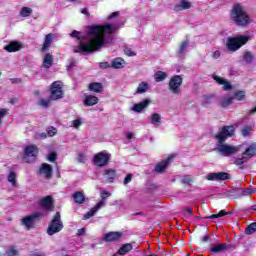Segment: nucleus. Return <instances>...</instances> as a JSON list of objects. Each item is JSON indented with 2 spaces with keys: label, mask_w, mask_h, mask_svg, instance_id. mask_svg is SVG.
<instances>
[{
  "label": "nucleus",
  "mask_w": 256,
  "mask_h": 256,
  "mask_svg": "<svg viewBox=\"0 0 256 256\" xmlns=\"http://www.w3.org/2000/svg\"><path fill=\"white\" fill-rule=\"evenodd\" d=\"M115 29L111 24L104 26H90L87 35L74 30L70 34L74 39H78L79 45L73 47V53H91L97 51L105 45V33L111 35Z\"/></svg>",
  "instance_id": "obj_1"
},
{
  "label": "nucleus",
  "mask_w": 256,
  "mask_h": 256,
  "mask_svg": "<svg viewBox=\"0 0 256 256\" xmlns=\"http://www.w3.org/2000/svg\"><path fill=\"white\" fill-rule=\"evenodd\" d=\"M235 133V126L230 125V126H224L222 130L216 134V139L218 141V148L217 151L221 153V155H224V157H229V155H235L239 151V148L236 146H231L225 143L227 141L228 137H233Z\"/></svg>",
  "instance_id": "obj_2"
},
{
  "label": "nucleus",
  "mask_w": 256,
  "mask_h": 256,
  "mask_svg": "<svg viewBox=\"0 0 256 256\" xmlns=\"http://www.w3.org/2000/svg\"><path fill=\"white\" fill-rule=\"evenodd\" d=\"M230 19L238 25V27H247L251 23V18L249 14L245 12L241 4H235L230 12Z\"/></svg>",
  "instance_id": "obj_3"
},
{
  "label": "nucleus",
  "mask_w": 256,
  "mask_h": 256,
  "mask_svg": "<svg viewBox=\"0 0 256 256\" xmlns=\"http://www.w3.org/2000/svg\"><path fill=\"white\" fill-rule=\"evenodd\" d=\"M249 41V37L238 35L235 37H230L227 40L226 47L228 51H231V53H235V51H239L243 45H246V43Z\"/></svg>",
  "instance_id": "obj_4"
},
{
  "label": "nucleus",
  "mask_w": 256,
  "mask_h": 256,
  "mask_svg": "<svg viewBox=\"0 0 256 256\" xmlns=\"http://www.w3.org/2000/svg\"><path fill=\"white\" fill-rule=\"evenodd\" d=\"M61 231H63V221H61V213L56 212L47 228V234L52 236Z\"/></svg>",
  "instance_id": "obj_5"
},
{
  "label": "nucleus",
  "mask_w": 256,
  "mask_h": 256,
  "mask_svg": "<svg viewBox=\"0 0 256 256\" xmlns=\"http://www.w3.org/2000/svg\"><path fill=\"white\" fill-rule=\"evenodd\" d=\"M256 155V143L251 144L245 152L242 154V157L234 159V165H243Z\"/></svg>",
  "instance_id": "obj_6"
},
{
  "label": "nucleus",
  "mask_w": 256,
  "mask_h": 256,
  "mask_svg": "<svg viewBox=\"0 0 256 256\" xmlns=\"http://www.w3.org/2000/svg\"><path fill=\"white\" fill-rule=\"evenodd\" d=\"M109 161H111V154L107 151H101L93 157V163L97 167H105L106 165H109Z\"/></svg>",
  "instance_id": "obj_7"
},
{
  "label": "nucleus",
  "mask_w": 256,
  "mask_h": 256,
  "mask_svg": "<svg viewBox=\"0 0 256 256\" xmlns=\"http://www.w3.org/2000/svg\"><path fill=\"white\" fill-rule=\"evenodd\" d=\"M40 219H43V212H36L22 218L21 223L29 231L30 229H33V227H35V221H39Z\"/></svg>",
  "instance_id": "obj_8"
},
{
  "label": "nucleus",
  "mask_w": 256,
  "mask_h": 256,
  "mask_svg": "<svg viewBox=\"0 0 256 256\" xmlns=\"http://www.w3.org/2000/svg\"><path fill=\"white\" fill-rule=\"evenodd\" d=\"M50 93V99L52 101L63 99V83L61 81L53 82L50 87Z\"/></svg>",
  "instance_id": "obj_9"
},
{
  "label": "nucleus",
  "mask_w": 256,
  "mask_h": 256,
  "mask_svg": "<svg viewBox=\"0 0 256 256\" xmlns=\"http://www.w3.org/2000/svg\"><path fill=\"white\" fill-rule=\"evenodd\" d=\"M183 85V77L180 75L173 76L168 84V89L174 95H179L181 93V86Z\"/></svg>",
  "instance_id": "obj_10"
},
{
  "label": "nucleus",
  "mask_w": 256,
  "mask_h": 256,
  "mask_svg": "<svg viewBox=\"0 0 256 256\" xmlns=\"http://www.w3.org/2000/svg\"><path fill=\"white\" fill-rule=\"evenodd\" d=\"M39 154V148L36 145L27 146L24 149V161L25 163H33L37 159Z\"/></svg>",
  "instance_id": "obj_11"
},
{
  "label": "nucleus",
  "mask_w": 256,
  "mask_h": 256,
  "mask_svg": "<svg viewBox=\"0 0 256 256\" xmlns=\"http://www.w3.org/2000/svg\"><path fill=\"white\" fill-rule=\"evenodd\" d=\"M39 175L45 179H51V177H53V166H51V164L43 163L40 166Z\"/></svg>",
  "instance_id": "obj_12"
},
{
  "label": "nucleus",
  "mask_w": 256,
  "mask_h": 256,
  "mask_svg": "<svg viewBox=\"0 0 256 256\" xmlns=\"http://www.w3.org/2000/svg\"><path fill=\"white\" fill-rule=\"evenodd\" d=\"M208 181H227L229 174L227 172L210 173L207 175Z\"/></svg>",
  "instance_id": "obj_13"
},
{
  "label": "nucleus",
  "mask_w": 256,
  "mask_h": 256,
  "mask_svg": "<svg viewBox=\"0 0 256 256\" xmlns=\"http://www.w3.org/2000/svg\"><path fill=\"white\" fill-rule=\"evenodd\" d=\"M39 205L42 207V209H44V211H53V197L46 196L42 198Z\"/></svg>",
  "instance_id": "obj_14"
},
{
  "label": "nucleus",
  "mask_w": 256,
  "mask_h": 256,
  "mask_svg": "<svg viewBox=\"0 0 256 256\" xmlns=\"http://www.w3.org/2000/svg\"><path fill=\"white\" fill-rule=\"evenodd\" d=\"M149 105H151V100L145 99L137 104H134L131 110L134 111L135 113H142L143 109H147Z\"/></svg>",
  "instance_id": "obj_15"
},
{
  "label": "nucleus",
  "mask_w": 256,
  "mask_h": 256,
  "mask_svg": "<svg viewBox=\"0 0 256 256\" xmlns=\"http://www.w3.org/2000/svg\"><path fill=\"white\" fill-rule=\"evenodd\" d=\"M103 175H104L107 183H113V181H115V179H117V170L106 169V170H104Z\"/></svg>",
  "instance_id": "obj_16"
},
{
  "label": "nucleus",
  "mask_w": 256,
  "mask_h": 256,
  "mask_svg": "<svg viewBox=\"0 0 256 256\" xmlns=\"http://www.w3.org/2000/svg\"><path fill=\"white\" fill-rule=\"evenodd\" d=\"M173 161V156H169L166 160L158 163L155 167L156 173H163L167 169V165Z\"/></svg>",
  "instance_id": "obj_17"
},
{
  "label": "nucleus",
  "mask_w": 256,
  "mask_h": 256,
  "mask_svg": "<svg viewBox=\"0 0 256 256\" xmlns=\"http://www.w3.org/2000/svg\"><path fill=\"white\" fill-rule=\"evenodd\" d=\"M121 237H123V233L121 232H109L104 235V241L106 242L119 241Z\"/></svg>",
  "instance_id": "obj_18"
},
{
  "label": "nucleus",
  "mask_w": 256,
  "mask_h": 256,
  "mask_svg": "<svg viewBox=\"0 0 256 256\" xmlns=\"http://www.w3.org/2000/svg\"><path fill=\"white\" fill-rule=\"evenodd\" d=\"M101 207H105V201L98 202L88 213L84 215V219H91V217H93Z\"/></svg>",
  "instance_id": "obj_19"
},
{
  "label": "nucleus",
  "mask_w": 256,
  "mask_h": 256,
  "mask_svg": "<svg viewBox=\"0 0 256 256\" xmlns=\"http://www.w3.org/2000/svg\"><path fill=\"white\" fill-rule=\"evenodd\" d=\"M213 79L214 81H216V83H218V85H223L224 91H231V89L233 88V86H231V83H229V81L219 76H214Z\"/></svg>",
  "instance_id": "obj_20"
},
{
  "label": "nucleus",
  "mask_w": 256,
  "mask_h": 256,
  "mask_svg": "<svg viewBox=\"0 0 256 256\" xmlns=\"http://www.w3.org/2000/svg\"><path fill=\"white\" fill-rule=\"evenodd\" d=\"M5 51L8 53H15L21 49V43L19 42H11L10 44L4 47Z\"/></svg>",
  "instance_id": "obj_21"
},
{
  "label": "nucleus",
  "mask_w": 256,
  "mask_h": 256,
  "mask_svg": "<svg viewBox=\"0 0 256 256\" xmlns=\"http://www.w3.org/2000/svg\"><path fill=\"white\" fill-rule=\"evenodd\" d=\"M191 2L187 1V0H182L180 2V4H176L174 6V11H183L185 9H191Z\"/></svg>",
  "instance_id": "obj_22"
},
{
  "label": "nucleus",
  "mask_w": 256,
  "mask_h": 256,
  "mask_svg": "<svg viewBox=\"0 0 256 256\" xmlns=\"http://www.w3.org/2000/svg\"><path fill=\"white\" fill-rule=\"evenodd\" d=\"M97 103H99V98H97L96 96H93V95L86 96V98L84 100V104L87 107H93V105H97Z\"/></svg>",
  "instance_id": "obj_23"
},
{
  "label": "nucleus",
  "mask_w": 256,
  "mask_h": 256,
  "mask_svg": "<svg viewBox=\"0 0 256 256\" xmlns=\"http://www.w3.org/2000/svg\"><path fill=\"white\" fill-rule=\"evenodd\" d=\"M88 89L93 93H101V91H103V84L99 82H93L89 84Z\"/></svg>",
  "instance_id": "obj_24"
},
{
  "label": "nucleus",
  "mask_w": 256,
  "mask_h": 256,
  "mask_svg": "<svg viewBox=\"0 0 256 256\" xmlns=\"http://www.w3.org/2000/svg\"><path fill=\"white\" fill-rule=\"evenodd\" d=\"M52 43H53V34L52 33L47 34L45 36V40H44L41 51H47V49H49V47H51Z\"/></svg>",
  "instance_id": "obj_25"
},
{
  "label": "nucleus",
  "mask_w": 256,
  "mask_h": 256,
  "mask_svg": "<svg viewBox=\"0 0 256 256\" xmlns=\"http://www.w3.org/2000/svg\"><path fill=\"white\" fill-rule=\"evenodd\" d=\"M111 66L113 67V69H123V67H125V60H123L122 58H115L114 60H112Z\"/></svg>",
  "instance_id": "obj_26"
},
{
  "label": "nucleus",
  "mask_w": 256,
  "mask_h": 256,
  "mask_svg": "<svg viewBox=\"0 0 256 256\" xmlns=\"http://www.w3.org/2000/svg\"><path fill=\"white\" fill-rule=\"evenodd\" d=\"M73 199L78 205H83V203H85V194L83 192H75Z\"/></svg>",
  "instance_id": "obj_27"
},
{
  "label": "nucleus",
  "mask_w": 256,
  "mask_h": 256,
  "mask_svg": "<svg viewBox=\"0 0 256 256\" xmlns=\"http://www.w3.org/2000/svg\"><path fill=\"white\" fill-rule=\"evenodd\" d=\"M52 66H53V55H51V53H47L44 56L43 67H45L46 69H49Z\"/></svg>",
  "instance_id": "obj_28"
},
{
  "label": "nucleus",
  "mask_w": 256,
  "mask_h": 256,
  "mask_svg": "<svg viewBox=\"0 0 256 256\" xmlns=\"http://www.w3.org/2000/svg\"><path fill=\"white\" fill-rule=\"evenodd\" d=\"M243 61H245V63H247V65H251V63H253V61H255V54H253V52H251V51H246L243 54Z\"/></svg>",
  "instance_id": "obj_29"
},
{
  "label": "nucleus",
  "mask_w": 256,
  "mask_h": 256,
  "mask_svg": "<svg viewBox=\"0 0 256 256\" xmlns=\"http://www.w3.org/2000/svg\"><path fill=\"white\" fill-rule=\"evenodd\" d=\"M148 90H149V84L147 82H141L139 83L136 89V93L138 95H142V93H147Z\"/></svg>",
  "instance_id": "obj_30"
},
{
  "label": "nucleus",
  "mask_w": 256,
  "mask_h": 256,
  "mask_svg": "<svg viewBox=\"0 0 256 256\" xmlns=\"http://www.w3.org/2000/svg\"><path fill=\"white\" fill-rule=\"evenodd\" d=\"M152 125H155V127H159L161 125V114L154 113L150 116Z\"/></svg>",
  "instance_id": "obj_31"
},
{
  "label": "nucleus",
  "mask_w": 256,
  "mask_h": 256,
  "mask_svg": "<svg viewBox=\"0 0 256 256\" xmlns=\"http://www.w3.org/2000/svg\"><path fill=\"white\" fill-rule=\"evenodd\" d=\"M154 78L157 83H161V81H165V79H167V73L158 71L155 73Z\"/></svg>",
  "instance_id": "obj_32"
},
{
  "label": "nucleus",
  "mask_w": 256,
  "mask_h": 256,
  "mask_svg": "<svg viewBox=\"0 0 256 256\" xmlns=\"http://www.w3.org/2000/svg\"><path fill=\"white\" fill-rule=\"evenodd\" d=\"M227 249V244H218L210 249L211 253H222Z\"/></svg>",
  "instance_id": "obj_33"
},
{
  "label": "nucleus",
  "mask_w": 256,
  "mask_h": 256,
  "mask_svg": "<svg viewBox=\"0 0 256 256\" xmlns=\"http://www.w3.org/2000/svg\"><path fill=\"white\" fill-rule=\"evenodd\" d=\"M253 125L244 126L241 130L243 137H249L253 133Z\"/></svg>",
  "instance_id": "obj_34"
},
{
  "label": "nucleus",
  "mask_w": 256,
  "mask_h": 256,
  "mask_svg": "<svg viewBox=\"0 0 256 256\" xmlns=\"http://www.w3.org/2000/svg\"><path fill=\"white\" fill-rule=\"evenodd\" d=\"M133 249V246L131 244H124L120 249H119V255H127L129 251Z\"/></svg>",
  "instance_id": "obj_35"
},
{
  "label": "nucleus",
  "mask_w": 256,
  "mask_h": 256,
  "mask_svg": "<svg viewBox=\"0 0 256 256\" xmlns=\"http://www.w3.org/2000/svg\"><path fill=\"white\" fill-rule=\"evenodd\" d=\"M8 181L9 183L12 184V187L17 186V174H15L14 171H11L10 174L8 175Z\"/></svg>",
  "instance_id": "obj_36"
},
{
  "label": "nucleus",
  "mask_w": 256,
  "mask_h": 256,
  "mask_svg": "<svg viewBox=\"0 0 256 256\" xmlns=\"http://www.w3.org/2000/svg\"><path fill=\"white\" fill-rule=\"evenodd\" d=\"M51 101H53L51 98H50V99H43V98H41V99L38 101V105H39L40 107H43L44 109H47L48 107H50Z\"/></svg>",
  "instance_id": "obj_37"
},
{
  "label": "nucleus",
  "mask_w": 256,
  "mask_h": 256,
  "mask_svg": "<svg viewBox=\"0 0 256 256\" xmlns=\"http://www.w3.org/2000/svg\"><path fill=\"white\" fill-rule=\"evenodd\" d=\"M233 103V97H224L220 100L221 107H229Z\"/></svg>",
  "instance_id": "obj_38"
},
{
  "label": "nucleus",
  "mask_w": 256,
  "mask_h": 256,
  "mask_svg": "<svg viewBox=\"0 0 256 256\" xmlns=\"http://www.w3.org/2000/svg\"><path fill=\"white\" fill-rule=\"evenodd\" d=\"M32 13H33V9L29 7H22V9L20 10L21 17H29L31 16Z\"/></svg>",
  "instance_id": "obj_39"
},
{
  "label": "nucleus",
  "mask_w": 256,
  "mask_h": 256,
  "mask_svg": "<svg viewBox=\"0 0 256 256\" xmlns=\"http://www.w3.org/2000/svg\"><path fill=\"white\" fill-rule=\"evenodd\" d=\"M255 231H256V222L248 225L245 230V233H246V235H253V233H255Z\"/></svg>",
  "instance_id": "obj_40"
},
{
  "label": "nucleus",
  "mask_w": 256,
  "mask_h": 256,
  "mask_svg": "<svg viewBox=\"0 0 256 256\" xmlns=\"http://www.w3.org/2000/svg\"><path fill=\"white\" fill-rule=\"evenodd\" d=\"M187 47H189V40H186L181 43L179 50H178L179 55H183V53H185V50L187 49Z\"/></svg>",
  "instance_id": "obj_41"
},
{
  "label": "nucleus",
  "mask_w": 256,
  "mask_h": 256,
  "mask_svg": "<svg viewBox=\"0 0 256 256\" xmlns=\"http://www.w3.org/2000/svg\"><path fill=\"white\" fill-rule=\"evenodd\" d=\"M225 215H229V212H225V210H222L218 214L208 216V219H219V217H225Z\"/></svg>",
  "instance_id": "obj_42"
},
{
  "label": "nucleus",
  "mask_w": 256,
  "mask_h": 256,
  "mask_svg": "<svg viewBox=\"0 0 256 256\" xmlns=\"http://www.w3.org/2000/svg\"><path fill=\"white\" fill-rule=\"evenodd\" d=\"M233 99H237V101H244L245 99V91H238L234 94Z\"/></svg>",
  "instance_id": "obj_43"
},
{
  "label": "nucleus",
  "mask_w": 256,
  "mask_h": 256,
  "mask_svg": "<svg viewBox=\"0 0 256 256\" xmlns=\"http://www.w3.org/2000/svg\"><path fill=\"white\" fill-rule=\"evenodd\" d=\"M8 256H18L19 252L17 251V249H15V247H10L7 251H6Z\"/></svg>",
  "instance_id": "obj_44"
},
{
  "label": "nucleus",
  "mask_w": 256,
  "mask_h": 256,
  "mask_svg": "<svg viewBox=\"0 0 256 256\" xmlns=\"http://www.w3.org/2000/svg\"><path fill=\"white\" fill-rule=\"evenodd\" d=\"M47 135L49 137H55V135H57V129H55L54 127L47 128Z\"/></svg>",
  "instance_id": "obj_45"
},
{
  "label": "nucleus",
  "mask_w": 256,
  "mask_h": 256,
  "mask_svg": "<svg viewBox=\"0 0 256 256\" xmlns=\"http://www.w3.org/2000/svg\"><path fill=\"white\" fill-rule=\"evenodd\" d=\"M124 53L125 55H127L128 57H135V55H137V53L133 52V50H131V48L126 47L124 49Z\"/></svg>",
  "instance_id": "obj_46"
},
{
  "label": "nucleus",
  "mask_w": 256,
  "mask_h": 256,
  "mask_svg": "<svg viewBox=\"0 0 256 256\" xmlns=\"http://www.w3.org/2000/svg\"><path fill=\"white\" fill-rule=\"evenodd\" d=\"M77 161L78 163H86L87 157H85V154L83 153H78Z\"/></svg>",
  "instance_id": "obj_47"
},
{
  "label": "nucleus",
  "mask_w": 256,
  "mask_h": 256,
  "mask_svg": "<svg viewBox=\"0 0 256 256\" xmlns=\"http://www.w3.org/2000/svg\"><path fill=\"white\" fill-rule=\"evenodd\" d=\"M48 161H50L51 163H53L54 161H57V153L51 152L48 155Z\"/></svg>",
  "instance_id": "obj_48"
},
{
  "label": "nucleus",
  "mask_w": 256,
  "mask_h": 256,
  "mask_svg": "<svg viewBox=\"0 0 256 256\" xmlns=\"http://www.w3.org/2000/svg\"><path fill=\"white\" fill-rule=\"evenodd\" d=\"M191 181L192 179L189 175L184 176L182 179V183H184V185H191Z\"/></svg>",
  "instance_id": "obj_49"
},
{
  "label": "nucleus",
  "mask_w": 256,
  "mask_h": 256,
  "mask_svg": "<svg viewBox=\"0 0 256 256\" xmlns=\"http://www.w3.org/2000/svg\"><path fill=\"white\" fill-rule=\"evenodd\" d=\"M35 139H47V134L45 132L42 133H36Z\"/></svg>",
  "instance_id": "obj_50"
},
{
  "label": "nucleus",
  "mask_w": 256,
  "mask_h": 256,
  "mask_svg": "<svg viewBox=\"0 0 256 256\" xmlns=\"http://www.w3.org/2000/svg\"><path fill=\"white\" fill-rule=\"evenodd\" d=\"M108 197H111V192L103 190L101 193V198L103 199V201H105V199H107Z\"/></svg>",
  "instance_id": "obj_51"
},
{
  "label": "nucleus",
  "mask_w": 256,
  "mask_h": 256,
  "mask_svg": "<svg viewBox=\"0 0 256 256\" xmlns=\"http://www.w3.org/2000/svg\"><path fill=\"white\" fill-rule=\"evenodd\" d=\"M133 179V174H128L124 179V185H127L131 183V180Z\"/></svg>",
  "instance_id": "obj_52"
},
{
  "label": "nucleus",
  "mask_w": 256,
  "mask_h": 256,
  "mask_svg": "<svg viewBox=\"0 0 256 256\" xmlns=\"http://www.w3.org/2000/svg\"><path fill=\"white\" fill-rule=\"evenodd\" d=\"M5 115H7V109L5 108L0 109V125H1V119H3Z\"/></svg>",
  "instance_id": "obj_53"
},
{
  "label": "nucleus",
  "mask_w": 256,
  "mask_h": 256,
  "mask_svg": "<svg viewBox=\"0 0 256 256\" xmlns=\"http://www.w3.org/2000/svg\"><path fill=\"white\" fill-rule=\"evenodd\" d=\"M73 127L75 129H79V127H81V121L79 119H76L73 121Z\"/></svg>",
  "instance_id": "obj_54"
},
{
  "label": "nucleus",
  "mask_w": 256,
  "mask_h": 256,
  "mask_svg": "<svg viewBox=\"0 0 256 256\" xmlns=\"http://www.w3.org/2000/svg\"><path fill=\"white\" fill-rule=\"evenodd\" d=\"M213 59H219L221 57V52L219 50H216L212 54Z\"/></svg>",
  "instance_id": "obj_55"
},
{
  "label": "nucleus",
  "mask_w": 256,
  "mask_h": 256,
  "mask_svg": "<svg viewBox=\"0 0 256 256\" xmlns=\"http://www.w3.org/2000/svg\"><path fill=\"white\" fill-rule=\"evenodd\" d=\"M119 15H121V13L119 11L113 12L110 16L109 19H114V17H119Z\"/></svg>",
  "instance_id": "obj_56"
},
{
  "label": "nucleus",
  "mask_w": 256,
  "mask_h": 256,
  "mask_svg": "<svg viewBox=\"0 0 256 256\" xmlns=\"http://www.w3.org/2000/svg\"><path fill=\"white\" fill-rule=\"evenodd\" d=\"M80 12H81L83 15H87V17H89V15H91V14L89 13V10H87V8L81 9Z\"/></svg>",
  "instance_id": "obj_57"
},
{
  "label": "nucleus",
  "mask_w": 256,
  "mask_h": 256,
  "mask_svg": "<svg viewBox=\"0 0 256 256\" xmlns=\"http://www.w3.org/2000/svg\"><path fill=\"white\" fill-rule=\"evenodd\" d=\"M251 193H253V191L251 189H249V188H246L243 191V195H251Z\"/></svg>",
  "instance_id": "obj_58"
},
{
  "label": "nucleus",
  "mask_w": 256,
  "mask_h": 256,
  "mask_svg": "<svg viewBox=\"0 0 256 256\" xmlns=\"http://www.w3.org/2000/svg\"><path fill=\"white\" fill-rule=\"evenodd\" d=\"M100 67H101L102 69H107V68L109 67V63H107V62L101 63V64H100Z\"/></svg>",
  "instance_id": "obj_59"
},
{
  "label": "nucleus",
  "mask_w": 256,
  "mask_h": 256,
  "mask_svg": "<svg viewBox=\"0 0 256 256\" xmlns=\"http://www.w3.org/2000/svg\"><path fill=\"white\" fill-rule=\"evenodd\" d=\"M184 211H186V213H189V215L193 214V209L191 207L185 208Z\"/></svg>",
  "instance_id": "obj_60"
},
{
  "label": "nucleus",
  "mask_w": 256,
  "mask_h": 256,
  "mask_svg": "<svg viewBox=\"0 0 256 256\" xmlns=\"http://www.w3.org/2000/svg\"><path fill=\"white\" fill-rule=\"evenodd\" d=\"M77 235H79V236L85 235V228L79 229Z\"/></svg>",
  "instance_id": "obj_61"
},
{
  "label": "nucleus",
  "mask_w": 256,
  "mask_h": 256,
  "mask_svg": "<svg viewBox=\"0 0 256 256\" xmlns=\"http://www.w3.org/2000/svg\"><path fill=\"white\" fill-rule=\"evenodd\" d=\"M132 137H133V133L127 132L126 138H127V139H131Z\"/></svg>",
  "instance_id": "obj_62"
},
{
  "label": "nucleus",
  "mask_w": 256,
  "mask_h": 256,
  "mask_svg": "<svg viewBox=\"0 0 256 256\" xmlns=\"http://www.w3.org/2000/svg\"><path fill=\"white\" fill-rule=\"evenodd\" d=\"M202 241H203L204 243H207V241H209V236H208V235L204 236V237L202 238Z\"/></svg>",
  "instance_id": "obj_63"
},
{
  "label": "nucleus",
  "mask_w": 256,
  "mask_h": 256,
  "mask_svg": "<svg viewBox=\"0 0 256 256\" xmlns=\"http://www.w3.org/2000/svg\"><path fill=\"white\" fill-rule=\"evenodd\" d=\"M133 215H143V212H136Z\"/></svg>",
  "instance_id": "obj_64"
}]
</instances>
